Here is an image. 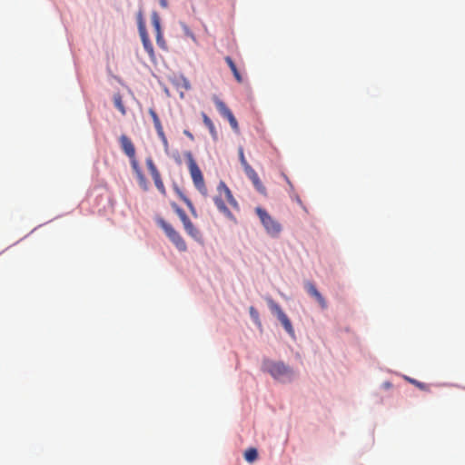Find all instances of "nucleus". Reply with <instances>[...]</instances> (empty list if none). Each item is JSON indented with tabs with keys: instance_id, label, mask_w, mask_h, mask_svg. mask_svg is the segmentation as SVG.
<instances>
[{
	"instance_id": "obj_1",
	"label": "nucleus",
	"mask_w": 465,
	"mask_h": 465,
	"mask_svg": "<svg viewBox=\"0 0 465 465\" xmlns=\"http://www.w3.org/2000/svg\"><path fill=\"white\" fill-rule=\"evenodd\" d=\"M255 213L258 215L266 232L272 237H278L282 230L281 223L262 207H256Z\"/></svg>"
},
{
	"instance_id": "obj_2",
	"label": "nucleus",
	"mask_w": 465,
	"mask_h": 465,
	"mask_svg": "<svg viewBox=\"0 0 465 465\" xmlns=\"http://www.w3.org/2000/svg\"><path fill=\"white\" fill-rule=\"evenodd\" d=\"M184 156L187 159L189 172L194 186L202 194L206 195L207 188L204 183L203 175L202 173V171L198 167L195 160L193 159V153L191 152H185Z\"/></svg>"
},
{
	"instance_id": "obj_3",
	"label": "nucleus",
	"mask_w": 465,
	"mask_h": 465,
	"mask_svg": "<svg viewBox=\"0 0 465 465\" xmlns=\"http://www.w3.org/2000/svg\"><path fill=\"white\" fill-rule=\"evenodd\" d=\"M157 224L164 231L166 236L175 245V247L182 252L186 251L187 245L181 234L174 230V228L168 223L163 218L158 217L156 219Z\"/></svg>"
},
{
	"instance_id": "obj_4",
	"label": "nucleus",
	"mask_w": 465,
	"mask_h": 465,
	"mask_svg": "<svg viewBox=\"0 0 465 465\" xmlns=\"http://www.w3.org/2000/svg\"><path fill=\"white\" fill-rule=\"evenodd\" d=\"M268 305L271 309V311L276 314L278 320L282 322L283 328L285 331L292 336L294 335V330L292 328V322L288 316L284 313V312L282 310L280 305L276 303L273 300L269 299L268 300Z\"/></svg>"
},
{
	"instance_id": "obj_5",
	"label": "nucleus",
	"mask_w": 465,
	"mask_h": 465,
	"mask_svg": "<svg viewBox=\"0 0 465 465\" xmlns=\"http://www.w3.org/2000/svg\"><path fill=\"white\" fill-rule=\"evenodd\" d=\"M263 369L275 379H281L291 373L290 369L282 362L266 361L263 362Z\"/></svg>"
},
{
	"instance_id": "obj_6",
	"label": "nucleus",
	"mask_w": 465,
	"mask_h": 465,
	"mask_svg": "<svg viewBox=\"0 0 465 465\" xmlns=\"http://www.w3.org/2000/svg\"><path fill=\"white\" fill-rule=\"evenodd\" d=\"M213 102L216 105L217 110L220 112V114L225 117L229 123L232 130L236 133L239 132V125L236 118L232 114V111L227 107V105L220 100L217 96L213 97Z\"/></svg>"
},
{
	"instance_id": "obj_7",
	"label": "nucleus",
	"mask_w": 465,
	"mask_h": 465,
	"mask_svg": "<svg viewBox=\"0 0 465 465\" xmlns=\"http://www.w3.org/2000/svg\"><path fill=\"white\" fill-rule=\"evenodd\" d=\"M146 165H147V168L152 175V178L154 182V184L156 186V188L158 189V191L163 194V195H166V189L164 187V184H163V182L161 178V174H160V172L158 171V169L156 168L153 161L152 158H147L146 159Z\"/></svg>"
},
{
	"instance_id": "obj_8",
	"label": "nucleus",
	"mask_w": 465,
	"mask_h": 465,
	"mask_svg": "<svg viewBox=\"0 0 465 465\" xmlns=\"http://www.w3.org/2000/svg\"><path fill=\"white\" fill-rule=\"evenodd\" d=\"M217 190L220 194H224L227 202L231 206H232L234 209L239 210V204L237 201L234 199L231 190L228 188V186L225 184L224 182H220L218 184Z\"/></svg>"
},
{
	"instance_id": "obj_9",
	"label": "nucleus",
	"mask_w": 465,
	"mask_h": 465,
	"mask_svg": "<svg viewBox=\"0 0 465 465\" xmlns=\"http://www.w3.org/2000/svg\"><path fill=\"white\" fill-rule=\"evenodd\" d=\"M217 190L220 194H224L227 202L231 206H232L234 209L239 210V204L237 201L234 199L231 190L228 188V186L225 184L224 182H220L218 184Z\"/></svg>"
},
{
	"instance_id": "obj_10",
	"label": "nucleus",
	"mask_w": 465,
	"mask_h": 465,
	"mask_svg": "<svg viewBox=\"0 0 465 465\" xmlns=\"http://www.w3.org/2000/svg\"><path fill=\"white\" fill-rule=\"evenodd\" d=\"M305 288H306L308 293L310 295H312L318 302V303L320 304L322 309L327 308V302H326L325 299L319 292V291L317 290V288L315 287V285L312 282H307L305 283Z\"/></svg>"
},
{
	"instance_id": "obj_11",
	"label": "nucleus",
	"mask_w": 465,
	"mask_h": 465,
	"mask_svg": "<svg viewBox=\"0 0 465 465\" xmlns=\"http://www.w3.org/2000/svg\"><path fill=\"white\" fill-rule=\"evenodd\" d=\"M120 143L123 151L130 158L134 159L135 156V148L131 139L126 135L123 134L120 137Z\"/></svg>"
},
{
	"instance_id": "obj_12",
	"label": "nucleus",
	"mask_w": 465,
	"mask_h": 465,
	"mask_svg": "<svg viewBox=\"0 0 465 465\" xmlns=\"http://www.w3.org/2000/svg\"><path fill=\"white\" fill-rule=\"evenodd\" d=\"M183 224L188 235H190L192 238L195 240L201 239L202 235L199 230L193 225L190 219H187L184 222H183Z\"/></svg>"
},
{
	"instance_id": "obj_13",
	"label": "nucleus",
	"mask_w": 465,
	"mask_h": 465,
	"mask_svg": "<svg viewBox=\"0 0 465 465\" xmlns=\"http://www.w3.org/2000/svg\"><path fill=\"white\" fill-rule=\"evenodd\" d=\"M214 203L216 205V207L218 208V210L223 213L227 218H229L230 220H233L235 221V218L234 216L232 215V213L230 212V210L226 207L223 200L217 196L214 198Z\"/></svg>"
},
{
	"instance_id": "obj_14",
	"label": "nucleus",
	"mask_w": 465,
	"mask_h": 465,
	"mask_svg": "<svg viewBox=\"0 0 465 465\" xmlns=\"http://www.w3.org/2000/svg\"><path fill=\"white\" fill-rule=\"evenodd\" d=\"M203 124L206 125V127L209 129V132L213 138V140L218 139V134L215 129V126L213 123V121L208 117V115L204 113L202 114Z\"/></svg>"
},
{
	"instance_id": "obj_15",
	"label": "nucleus",
	"mask_w": 465,
	"mask_h": 465,
	"mask_svg": "<svg viewBox=\"0 0 465 465\" xmlns=\"http://www.w3.org/2000/svg\"><path fill=\"white\" fill-rule=\"evenodd\" d=\"M225 62L228 64V66L230 67V69H231L232 73L233 74V76L236 79V81L238 83H242V81H243L242 76L241 75L240 72L238 71V69H237L234 62L232 61V59L230 56H226L225 57Z\"/></svg>"
},
{
	"instance_id": "obj_16",
	"label": "nucleus",
	"mask_w": 465,
	"mask_h": 465,
	"mask_svg": "<svg viewBox=\"0 0 465 465\" xmlns=\"http://www.w3.org/2000/svg\"><path fill=\"white\" fill-rule=\"evenodd\" d=\"M148 113L153 119V124H154L157 134L160 132H163V125L161 124V121H160L155 110L153 108H149Z\"/></svg>"
},
{
	"instance_id": "obj_17",
	"label": "nucleus",
	"mask_w": 465,
	"mask_h": 465,
	"mask_svg": "<svg viewBox=\"0 0 465 465\" xmlns=\"http://www.w3.org/2000/svg\"><path fill=\"white\" fill-rule=\"evenodd\" d=\"M114 106L121 112V114L123 115H124L126 114V110H125V107L123 103L122 95L119 93H117L114 95Z\"/></svg>"
},
{
	"instance_id": "obj_18",
	"label": "nucleus",
	"mask_w": 465,
	"mask_h": 465,
	"mask_svg": "<svg viewBox=\"0 0 465 465\" xmlns=\"http://www.w3.org/2000/svg\"><path fill=\"white\" fill-rule=\"evenodd\" d=\"M257 458H258V451L254 448H250L244 452V459L248 462H253L257 460Z\"/></svg>"
},
{
	"instance_id": "obj_19",
	"label": "nucleus",
	"mask_w": 465,
	"mask_h": 465,
	"mask_svg": "<svg viewBox=\"0 0 465 465\" xmlns=\"http://www.w3.org/2000/svg\"><path fill=\"white\" fill-rule=\"evenodd\" d=\"M152 24L154 27L155 33L158 34V32H162L161 25H160V17L156 12H153L152 14Z\"/></svg>"
},
{
	"instance_id": "obj_20",
	"label": "nucleus",
	"mask_w": 465,
	"mask_h": 465,
	"mask_svg": "<svg viewBox=\"0 0 465 465\" xmlns=\"http://www.w3.org/2000/svg\"><path fill=\"white\" fill-rule=\"evenodd\" d=\"M252 184L257 192H259L263 196H267V189L260 179L254 181Z\"/></svg>"
},
{
	"instance_id": "obj_21",
	"label": "nucleus",
	"mask_w": 465,
	"mask_h": 465,
	"mask_svg": "<svg viewBox=\"0 0 465 465\" xmlns=\"http://www.w3.org/2000/svg\"><path fill=\"white\" fill-rule=\"evenodd\" d=\"M247 177L253 183L254 181L260 179L255 170L251 166L244 170Z\"/></svg>"
},
{
	"instance_id": "obj_22",
	"label": "nucleus",
	"mask_w": 465,
	"mask_h": 465,
	"mask_svg": "<svg viewBox=\"0 0 465 465\" xmlns=\"http://www.w3.org/2000/svg\"><path fill=\"white\" fill-rule=\"evenodd\" d=\"M143 45L144 50L147 52V54L150 56H153L154 50H153V44L151 43L150 39H145L144 41H143Z\"/></svg>"
},
{
	"instance_id": "obj_23",
	"label": "nucleus",
	"mask_w": 465,
	"mask_h": 465,
	"mask_svg": "<svg viewBox=\"0 0 465 465\" xmlns=\"http://www.w3.org/2000/svg\"><path fill=\"white\" fill-rule=\"evenodd\" d=\"M137 180H138V183L139 185L144 190L146 191L148 189V183H147V180L144 176V174L143 173H139L137 175Z\"/></svg>"
},
{
	"instance_id": "obj_24",
	"label": "nucleus",
	"mask_w": 465,
	"mask_h": 465,
	"mask_svg": "<svg viewBox=\"0 0 465 465\" xmlns=\"http://www.w3.org/2000/svg\"><path fill=\"white\" fill-rule=\"evenodd\" d=\"M290 194V197L292 200L295 201L303 210L305 213H308L307 208L304 206L303 203L302 202L300 196L296 193V191L292 192Z\"/></svg>"
},
{
	"instance_id": "obj_25",
	"label": "nucleus",
	"mask_w": 465,
	"mask_h": 465,
	"mask_svg": "<svg viewBox=\"0 0 465 465\" xmlns=\"http://www.w3.org/2000/svg\"><path fill=\"white\" fill-rule=\"evenodd\" d=\"M139 34H140L142 42L144 41L145 39H149V35L147 34V31H146L143 22L139 23Z\"/></svg>"
},
{
	"instance_id": "obj_26",
	"label": "nucleus",
	"mask_w": 465,
	"mask_h": 465,
	"mask_svg": "<svg viewBox=\"0 0 465 465\" xmlns=\"http://www.w3.org/2000/svg\"><path fill=\"white\" fill-rule=\"evenodd\" d=\"M239 158L241 164L243 167V170L247 169L248 167H251V165L248 163V162L245 159L243 149L242 147L239 148Z\"/></svg>"
},
{
	"instance_id": "obj_27",
	"label": "nucleus",
	"mask_w": 465,
	"mask_h": 465,
	"mask_svg": "<svg viewBox=\"0 0 465 465\" xmlns=\"http://www.w3.org/2000/svg\"><path fill=\"white\" fill-rule=\"evenodd\" d=\"M157 134H158V136H159L160 140L162 141V143H163V149H164V151H165V152H168V149H169V143H168V140H167V138H166V136H165L164 132H163H163H160V133H158Z\"/></svg>"
},
{
	"instance_id": "obj_28",
	"label": "nucleus",
	"mask_w": 465,
	"mask_h": 465,
	"mask_svg": "<svg viewBox=\"0 0 465 465\" xmlns=\"http://www.w3.org/2000/svg\"><path fill=\"white\" fill-rule=\"evenodd\" d=\"M249 312H250L252 319L254 321V322L261 324L259 313L256 311V309L254 307L251 306L249 309Z\"/></svg>"
},
{
	"instance_id": "obj_29",
	"label": "nucleus",
	"mask_w": 465,
	"mask_h": 465,
	"mask_svg": "<svg viewBox=\"0 0 465 465\" xmlns=\"http://www.w3.org/2000/svg\"><path fill=\"white\" fill-rule=\"evenodd\" d=\"M412 384H414L416 387H418L419 389L422 390V391H428L429 390V386L425 383H422V382H420L416 380H413V379H410L409 380Z\"/></svg>"
},
{
	"instance_id": "obj_30",
	"label": "nucleus",
	"mask_w": 465,
	"mask_h": 465,
	"mask_svg": "<svg viewBox=\"0 0 465 465\" xmlns=\"http://www.w3.org/2000/svg\"><path fill=\"white\" fill-rule=\"evenodd\" d=\"M156 43L160 47L165 48V42L163 40L162 32H158V34H156Z\"/></svg>"
},
{
	"instance_id": "obj_31",
	"label": "nucleus",
	"mask_w": 465,
	"mask_h": 465,
	"mask_svg": "<svg viewBox=\"0 0 465 465\" xmlns=\"http://www.w3.org/2000/svg\"><path fill=\"white\" fill-rule=\"evenodd\" d=\"M131 163H132V167L135 173V174L137 175L139 173H143L142 170L140 169L139 165H138V163L137 161L135 160V157L134 159H131Z\"/></svg>"
},
{
	"instance_id": "obj_32",
	"label": "nucleus",
	"mask_w": 465,
	"mask_h": 465,
	"mask_svg": "<svg viewBox=\"0 0 465 465\" xmlns=\"http://www.w3.org/2000/svg\"><path fill=\"white\" fill-rule=\"evenodd\" d=\"M185 204L187 205V207L189 208L190 212L192 213V214L193 216H196V210L192 203V201L190 199H186L185 200Z\"/></svg>"
},
{
	"instance_id": "obj_33",
	"label": "nucleus",
	"mask_w": 465,
	"mask_h": 465,
	"mask_svg": "<svg viewBox=\"0 0 465 465\" xmlns=\"http://www.w3.org/2000/svg\"><path fill=\"white\" fill-rule=\"evenodd\" d=\"M176 213L179 216V218L181 219L182 223L184 222L185 220L189 219L188 216L186 215L185 212L182 208L177 210Z\"/></svg>"
},
{
	"instance_id": "obj_34",
	"label": "nucleus",
	"mask_w": 465,
	"mask_h": 465,
	"mask_svg": "<svg viewBox=\"0 0 465 465\" xmlns=\"http://www.w3.org/2000/svg\"><path fill=\"white\" fill-rule=\"evenodd\" d=\"M283 178H284V180L286 181V183H287V184L289 186V193H291L292 192L295 191L294 185L290 181L289 177L287 175L283 174Z\"/></svg>"
},
{
	"instance_id": "obj_35",
	"label": "nucleus",
	"mask_w": 465,
	"mask_h": 465,
	"mask_svg": "<svg viewBox=\"0 0 465 465\" xmlns=\"http://www.w3.org/2000/svg\"><path fill=\"white\" fill-rule=\"evenodd\" d=\"M174 190L178 196L185 203V200L188 198L183 193V192L177 186L174 187Z\"/></svg>"
},
{
	"instance_id": "obj_36",
	"label": "nucleus",
	"mask_w": 465,
	"mask_h": 465,
	"mask_svg": "<svg viewBox=\"0 0 465 465\" xmlns=\"http://www.w3.org/2000/svg\"><path fill=\"white\" fill-rule=\"evenodd\" d=\"M183 134H185V135H186L190 140H192V141H193V140H194V136H193V134L190 131H188V130H184V131H183Z\"/></svg>"
},
{
	"instance_id": "obj_37",
	"label": "nucleus",
	"mask_w": 465,
	"mask_h": 465,
	"mask_svg": "<svg viewBox=\"0 0 465 465\" xmlns=\"http://www.w3.org/2000/svg\"><path fill=\"white\" fill-rule=\"evenodd\" d=\"M159 2L162 7L166 8L168 6L167 0H159Z\"/></svg>"
},
{
	"instance_id": "obj_38",
	"label": "nucleus",
	"mask_w": 465,
	"mask_h": 465,
	"mask_svg": "<svg viewBox=\"0 0 465 465\" xmlns=\"http://www.w3.org/2000/svg\"><path fill=\"white\" fill-rule=\"evenodd\" d=\"M171 206H172V208L174 210V212H175V213L177 212V210H179V209L181 208V207H179V206L177 205V203H171Z\"/></svg>"
},
{
	"instance_id": "obj_39",
	"label": "nucleus",
	"mask_w": 465,
	"mask_h": 465,
	"mask_svg": "<svg viewBox=\"0 0 465 465\" xmlns=\"http://www.w3.org/2000/svg\"><path fill=\"white\" fill-rule=\"evenodd\" d=\"M143 22L142 13L140 12L138 15V24Z\"/></svg>"
}]
</instances>
